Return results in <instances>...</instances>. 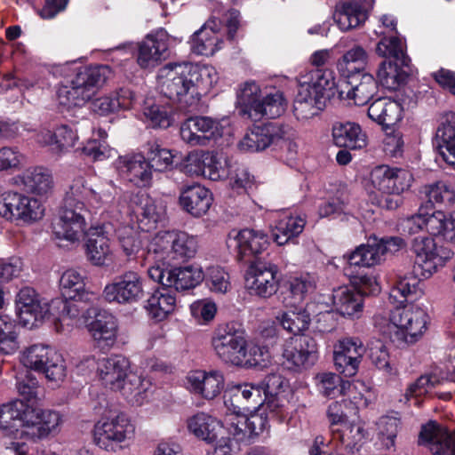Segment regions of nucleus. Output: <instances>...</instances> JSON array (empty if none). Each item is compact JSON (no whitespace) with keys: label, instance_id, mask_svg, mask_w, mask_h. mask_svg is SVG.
<instances>
[{"label":"nucleus","instance_id":"0e129e2a","mask_svg":"<svg viewBox=\"0 0 455 455\" xmlns=\"http://www.w3.org/2000/svg\"><path fill=\"white\" fill-rule=\"evenodd\" d=\"M263 94L264 92L256 82L248 81L241 85L237 92V100L243 108V111L251 117L256 109V105L261 100Z\"/></svg>","mask_w":455,"mask_h":455},{"label":"nucleus","instance_id":"de8ad7c7","mask_svg":"<svg viewBox=\"0 0 455 455\" xmlns=\"http://www.w3.org/2000/svg\"><path fill=\"white\" fill-rule=\"evenodd\" d=\"M385 259L379 239H370L366 244L358 246L349 256L351 266L370 267L380 264Z\"/></svg>","mask_w":455,"mask_h":455},{"label":"nucleus","instance_id":"393cba45","mask_svg":"<svg viewBox=\"0 0 455 455\" xmlns=\"http://www.w3.org/2000/svg\"><path fill=\"white\" fill-rule=\"evenodd\" d=\"M169 56V36L160 29L148 35L140 44L137 62L142 68H152Z\"/></svg>","mask_w":455,"mask_h":455},{"label":"nucleus","instance_id":"58836bf2","mask_svg":"<svg viewBox=\"0 0 455 455\" xmlns=\"http://www.w3.org/2000/svg\"><path fill=\"white\" fill-rule=\"evenodd\" d=\"M15 183L22 186L27 192L45 195L52 188L53 180L49 170L43 167H33L17 176Z\"/></svg>","mask_w":455,"mask_h":455},{"label":"nucleus","instance_id":"9b49d317","mask_svg":"<svg viewBox=\"0 0 455 455\" xmlns=\"http://www.w3.org/2000/svg\"><path fill=\"white\" fill-rule=\"evenodd\" d=\"M145 296V278L135 270H126L108 283L102 291L103 299L108 303L132 305Z\"/></svg>","mask_w":455,"mask_h":455},{"label":"nucleus","instance_id":"4d7b16f0","mask_svg":"<svg viewBox=\"0 0 455 455\" xmlns=\"http://www.w3.org/2000/svg\"><path fill=\"white\" fill-rule=\"evenodd\" d=\"M52 311V302L49 303L45 299L35 305H30L29 307L17 310V315L22 326L32 329L42 323L49 314L54 315Z\"/></svg>","mask_w":455,"mask_h":455},{"label":"nucleus","instance_id":"052dcab7","mask_svg":"<svg viewBox=\"0 0 455 455\" xmlns=\"http://www.w3.org/2000/svg\"><path fill=\"white\" fill-rule=\"evenodd\" d=\"M144 122L153 128H168L172 122L168 107L147 100L142 108Z\"/></svg>","mask_w":455,"mask_h":455},{"label":"nucleus","instance_id":"412c9836","mask_svg":"<svg viewBox=\"0 0 455 455\" xmlns=\"http://www.w3.org/2000/svg\"><path fill=\"white\" fill-rule=\"evenodd\" d=\"M371 182L383 194L400 195L411 188L413 175L405 169L382 164L374 167L371 172Z\"/></svg>","mask_w":455,"mask_h":455},{"label":"nucleus","instance_id":"bf43d9fd","mask_svg":"<svg viewBox=\"0 0 455 455\" xmlns=\"http://www.w3.org/2000/svg\"><path fill=\"white\" fill-rule=\"evenodd\" d=\"M60 287L62 295L71 300L80 299L84 293V278L75 269L66 270L60 279Z\"/></svg>","mask_w":455,"mask_h":455},{"label":"nucleus","instance_id":"3c124183","mask_svg":"<svg viewBox=\"0 0 455 455\" xmlns=\"http://www.w3.org/2000/svg\"><path fill=\"white\" fill-rule=\"evenodd\" d=\"M286 106L287 102L282 92L277 90L266 92L261 100L256 105V109L251 117L254 119L262 117L274 119L284 113Z\"/></svg>","mask_w":455,"mask_h":455},{"label":"nucleus","instance_id":"f8f14e48","mask_svg":"<svg viewBox=\"0 0 455 455\" xmlns=\"http://www.w3.org/2000/svg\"><path fill=\"white\" fill-rule=\"evenodd\" d=\"M20 360L27 368L44 372L50 381L60 382L66 377L67 367L62 355L49 346H30L22 353Z\"/></svg>","mask_w":455,"mask_h":455},{"label":"nucleus","instance_id":"603ef678","mask_svg":"<svg viewBox=\"0 0 455 455\" xmlns=\"http://www.w3.org/2000/svg\"><path fill=\"white\" fill-rule=\"evenodd\" d=\"M175 306L176 297L171 291L162 289L156 291L148 298L145 308L152 318L162 321L173 312Z\"/></svg>","mask_w":455,"mask_h":455},{"label":"nucleus","instance_id":"7c9ffc66","mask_svg":"<svg viewBox=\"0 0 455 455\" xmlns=\"http://www.w3.org/2000/svg\"><path fill=\"white\" fill-rule=\"evenodd\" d=\"M373 0L342 2L336 5L333 19L342 31L356 28L365 22Z\"/></svg>","mask_w":455,"mask_h":455},{"label":"nucleus","instance_id":"39448f33","mask_svg":"<svg viewBox=\"0 0 455 455\" xmlns=\"http://www.w3.org/2000/svg\"><path fill=\"white\" fill-rule=\"evenodd\" d=\"M427 315L413 304L395 306L388 313L373 317L375 328L397 347L417 342L427 330Z\"/></svg>","mask_w":455,"mask_h":455},{"label":"nucleus","instance_id":"2eb2a0df","mask_svg":"<svg viewBox=\"0 0 455 455\" xmlns=\"http://www.w3.org/2000/svg\"><path fill=\"white\" fill-rule=\"evenodd\" d=\"M228 124L227 119L219 121L208 116L189 117L180 125V138L189 146H207L212 140L222 137Z\"/></svg>","mask_w":455,"mask_h":455},{"label":"nucleus","instance_id":"774afa93","mask_svg":"<svg viewBox=\"0 0 455 455\" xmlns=\"http://www.w3.org/2000/svg\"><path fill=\"white\" fill-rule=\"evenodd\" d=\"M52 310H59L58 318L61 323H65L67 320L76 321L86 311L77 299H55L52 300Z\"/></svg>","mask_w":455,"mask_h":455},{"label":"nucleus","instance_id":"f257e3e1","mask_svg":"<svg viewBox=\"0 0 455 455\" xmlns=\"http://www.w3.org/2000/svg\"><path fill=\"white\" fill-rule=\"evenodd\" d=\"M125 198L120 188L113 181L101 184L97 189L89 188L84 177L75 179L67 190L58 218L52 223V233L60 247L76 246L86 233V216L90 209L104 208L101 220L114 223L120 248L128 261L147 257L142 249L146 231H139L133 225L125 224L123 209Z\"/></svg>","mask_w":455,"mask_h":455},{"label":"nucleus","instance_id":"b1692460","mask_svg":"<svg viewBox=\"0 0 455 455\" xmlns=\"http://www.w3.org/2000/svg\"><path fill=\"white\" fill-rule=\"evenodd\" d=\"M364 353V346L358 338L340 339L333 352L336 370L346 377L355 376Z\"/></svg>","mask_w":455,"mask_h":455},{"label":"nucleus","instance_id":"c9c22d12","mask_svg":"<svg viewBox=\"0 0 455 455\" xmlns=\"http://www.w3.org/2000/svg\"><path fill=\"white\" fill-rule=\"evenodd\" d=\"M331 444L347 455L359 451L360 443L365 436L363 427L359 423H348L331 431Z\"/></svg>","mask_w":455,"mask_h":455},{"label":"nucleus","instance_id":"20e7f679","mask_svg":"<svg viewBox=\"0 0 455 455\" xmlns=\"http://www.w3.org/2000/svg\"><path fill=\"white\" fill-rule=\"evenodd\" d=\"M73 64L54 65L52 72L56 76H68L71 72L75 76L68 84L61 83L56 92L59 103L64 107H81L91 100L99 88L111 76L107 65L73 68Z\"/></svg>","mask_w":455,"mask_h":455},{"label":"nucleus","instance_id":"f704fd0d","mask_svg":"<svg viewBox=\"0 0 455 455\" xmlns=\"http://www.w3.org/2000/svg\"><path fill=\"white\" fill-rule=\"evenodd\" d=\"M181 208L194 217H201L210 209L212 196L204 186L194 183L181 188L179 197Z\"/></svg>","mask_w":455,"mask_h":455},{"label":"nucleus","instance_id":"864d4df0","mask_svg":"<svg viewBox=\"0 0 455 455\" xmlns=\"http://www.w3.org/2000/svg\"><path fill=\"white\" fill-rule=\"evenodd\" d=\"M367 62L366 50L362 45L355 44L338 60L337 68L344 77H347L356 72H362Z\"/></svg>","mask_w":455,"mask_h":455},{"label":"nucleus","instance_id":"5fc2aeb1","mask_svg":"<svg viewBox=\"0 0 455 455\" xmlns=\"http://www.w3.org/2000/svg\"><path fill=\"white\" fill-rule=\"evenodd\" d=\"M315 383L319 392L331 398L347 394L352 387L349 381L342 380L339 375L332 372L318 373L315 376Z\"/></svg>","mask_w":455,"mask_h":455},{"label":"nucleus","instance_id":"8fccbe9b","mask_svg":"<svg viewBox=\"0 0 455 455\" xmlns=\"http://www.w3.org/2000/svg\"><path fill=\"white\" fill-rule=\"evenodd\" d=\"M420 281L412 275L398 276L389 292V301L403 306L408 300H413L421 293Z\"/></svg>","mask_w":455,"mask_h":455},{"label":"nucleus","instance_id":"37998d69","mask_svg":"<svg viewBox=\"0 0 455 455\" xmlns=\"http://www.w3.org/2000/svg\"><path fill=\"white\" fill-rule=\"evenodd\" d=\"M306 225L305 218L283 212L275 224L272 231L274 241L278 245H284L290 240L300 235Z\"/></svg>","mask_w":455,"mask_h":455},{"label":"nucleus","instance_id":"13d9d810","mask_svg":"<svg viewBox=\"0 0 455 455\" xmlns=\"http://www.w3.org/2000/svg\"><path fill=\"white\" fill-rule=\"evenodd\" d=\"M317 277L314 274L304 273L295 276L289 281V290L294 301L286 304V307H293L302 301L308 294L315 291L316 288Z\"/></svg>","mask_w":455,"mask_h":455},{"label":"nucleus","instance_id":"72a5a7b5","mask_svg":"<svg viewBox=\"0 0 455 455\" xmlns=\"http://www.w3.org/2000/svg\"><path fill=\"white\" fill-rule=\"evenodd\" d=\"M118 169L125 179L137 187H147L151 183L153 169L147 158L140 154L119 157Z\"/></svg>","mask_w":455,"mask_h":455},{"label":"nucleus","instance_id":"ddd939ff","mask_svg":"<svg viewBox=\"0 0 455 455\" xmlns=\"http://www.w3.org/2000/svg\"><path fill=\"white\" fill-rule=\"evenodd\" d=\"M211 343L214 354L223 363L237 366L243 362L247 340L234 323L219 325L212 333Z\"/></svg>","mask_w":455,"mask_h":455},{"label":"nucleus","instance_id":"0eeeda50","mask_svg":"<svg viewBox=\"0 0 455 455\" xmlns=\"http://www.w3.org/2000/svg\"><path fill=\"white\" fill-rule=\"evenodd\" d=\"M197 250L196 236L178 230L161 231L148 243L146 258L148 261L163 264L184 262L194 258Z\"/></svg>","mask_w":455,"mask_h":455},{"label":"nucleus","instance_id":"c85d7f7f","mask_svg":"<svg viewBox=\"0 0 455 455\" xmlns=\"http://www.w3.org/2000/svg\"><path fill=\"white\" fill-rule=\"evenodd\" d=\"M228 245L237 251L240 260H246V258L256 256L265 251L268 245V239L262 230L244 228L230 233Z\"/></svg>","mask_w":455,"mask_h":455},{"label":"nucleus","instance_id":"c03bdc74","mask_svg":"<svg viewBox=\"0 0 455 455\" xmlns=\"http://www.w3.org/2000/svg\"><path fill=\"white\" fill-rule=\"evenodd\" d=\"M231 397L225 399V405L232 407L236 412L249 409V403L261 405V390L259 385L240 384L231 389Z\"/></svg>","mask_w":455,"mask_h":455},{"label":"nucleus","instance_id":"338daca9","mask_svg":"<svg viewBox=\"0 0 455 455\" xmlns=\"http://www.w3.org/2000/svg\"><path fill=\"white\" fill-rule=\"evenodd\" d=\"M377 76L380 84L387 90H396L404 81V76L397 64L390 60L381 62Z\"/></svg>","mask_w":455,"mask_h":455},{"label":"nucleus","instance_id":"473e14b6","mask_svg":"<svg viewBox=\"0 0 455 455\" xmlns=\"http://www.w3.org/2000/svg\"><path fill=\"white\" fill-rule=\"evenodd\" d=\"M130 372L129 360L120 355L102 357L98 363V376L101 384L115 392Z\"/></svg>","mask_w":455,"mask_h":455},{"label":"nucleus","instance_id":"49530a36","mask_svg":"<svg viewBox=\"0 0 455 455\" xmlns=\"http://www.w3.org/2000/svg\"><path fill=\"white\" fill-rule=\"evenodd\" d=\"M333 305L344 316H357L363 309L362 295L348 287H339L332 293Z\"/></svg>","mask_w":455,"mask_h":455},{"label":"nucleus","instance_id":"e2e57ef3","mask_svg":"<svg viewBox=\"0 0 455 455\" xmlns=\"http://www.w3.org/2000/svg\"><path fill=\"white\" fill-rule=\"evenodd\" d=\"M19 348L15 323L9 315H0V353L12 355Z\"/></svg>","mask_w":455,"mask_h":455},{"label":"nucleus","instance_id":"aec40b11","mask_svg":"<svg viewBox=\"0 0 455 455\" xmlns=\"http://www.w3.org/2000/svg\"><path fill=\"white\" fill-rule=\"evenodd\" d=\"M334 89L340 100H352L355 105L363 106L377 92L378 84L372 75L356 72L336 82Z\"/></svg>","mask_w":455,"mask_h":455},{"label":"nucleus","instance_id":"dca6fc26","mask_svg":"<svg viewBox=\"0 0 455 455\" xmlns=\"http://www.w3.org/2000/svg\"><path fill=\"white\" fill-rule=\"evenodd\" d=\"M43 215L44 209L36 198L11 191L0 196V216L7 220L32 223Z\"/></svg>","mask_w":455,"mask_h":455},{"label":"nucleus","instance_id":"a878e982","mask_svg":"<svg viewBox=\"0 0 455 455\" xmlns=\"http://www.w3.org/2000/svg\"><path fill=\"white\" fill-rule=\"evenodd\" d=\"M91 310L95 314V318L88 324V331L94 346L102 351H108L117 339V319L107 310H97L96 308Z\"/></svg>","mask_w":455,"mask_h":455},{"label":"nucleus","instance_id":"6e6d98bb","mask_svg":"<svg viewBox=\"0 0 455 455\" xmlns=\"http://www.w3.org/2000/svg\"><path fill=\"white\" fill-rule=\"evenodd\" d=\"M290 307L291 309L283 312L277 319L284 330L295 336H299V334L301 331L308 329L310 325L309 317L303 307H298L296 304Z\"/></svg>","mask_w":455,"mask_h":455},{"label":"nucleus","instance_id":"a211bd4d","mask_svg":"<svg viewBox=\"0 0 455 455\" xmlns=\"http://www.w3.org/2000/svg\"><path fill=\"white\" fill-rule=\"evenodd\" d=\"M267 427V420L261 415L247 417L242 411L235 410L225 417L222 424L228 434V441L235 444L248 443L252 438L262 433Z\"/></svg>","mask_w":455,"mask_h":455},{"label":"nucleus","instance_id":"bb28decb","mask_svg":"<svg viewBox=\"0 0 455 455\" xmlns=\"http://www.w3.org/2000/svg\"><path fill=\"white\" fill-rule=\"evenodd\" d=\"M419 443L427 446L431 455H455V432L435 421L422 427Z\"/></svg>","mask_w":455,"mask_h":455},{"label":"nucleus","instance_id":"4be33fe9","mask_svg":"<svg viewBox=\"0 0 455 455\" xmlns=\"http://www.w3.org/2000/svg\"><path fill=\"white\" fill-rule=\"evenodd\" d=\"M285 133V127L277 124L253 125L238 142L237 148L244 153L260 152L277 144L284 138Z\"/></svg>","mask_w":455,"mask_h":455},{"label":"nucleus","instance_id":"c756f323","mask_svg":"<svg viewBox=\"0 0 455 455\" xmlns=\"http://www.w3.org/2000/svg\"><path fill=\"white\" fill-rule=\"evenodd\" d=\"M130 207L139 222L138 228L142 231L148 232L154 228L165 216V206L146 193L136 194L131 199Z\"/></svg>","mask_w":455,"mask_h":455},{"label":"nucleus","instance_id":"4468645a","mask_svg":"<svg viewBox=\"0 0 455 455\" xmlns=\"http://www.w3.org/2000/svg\"><path fill=\"white\" fill-rule=\"evenodd\" d=\"M148 277L164 287L174 289L177 291H188L197 286L204 275L197 265H188L164 269L160 266H151L148 269Z\"/></svg>","mask_w":455,"mask_h":455},{"label":"nucleus","instance_id":"5701e85b","mask_svg":"<svg viewBox=\"0 0 455 455\" xmlns=\"http://www.w3.org/2000/svg\"><path fill=\"white\" fill-rule=\"evenodd\" d=\"M275 265L258 263L250 266L245 274V287L251 294L270 298L279 288Z\"/></svg>","mask_w":455,"mask_h":455},{"label":"nucleus","instance_id":"f3484780","mask_svg":"<svg viewBox=\"0 0 455 455\" xmlns=\"http://www.w3.org/2000/svg\"><path fill=\"white\" fill-rule=\"evenodd\" d=\"M283 367L299 371L313 365L317 360V344L314 338L302 335L289 339L283 351Z\"/></svg>","mask_w":455,"mask_h":455},{"label":"nucleus","instance_id":"2f4dec72","mask_svg":"<svg viewBox=\"0 0 455 455\" xmlns=\"http://www.w3.org/2000/svg\"><path fill=\"white\" fill-rule=\"evenodd\" d=\"M187 379L189 390L207 400L220 395L225 386L224 374L220 370L192 371Z\"/></svg>","mask_w":455,"mask_h":455},{"label":"nucleus","instance_id":"cd10ccee","mask_svg":"<svg viewBox=\"0 0 455 455\" xmlns=\"http://www.w3.org/2000/svg\"><path fill=\"white\" fill-rule=\"evenodd\" d=\"M102 223L91 228L86 243L88 259L95 266H104L110 260L109 237L115 233L114 223L101 220Z\"/></svg>","mask_w":455,"mask_h":455},{"label":"nucleus","instance_id":"69168bd1","mask_svg":"<svg viewBox=\"0 0 455 455\" xmlns=\"http://www.w3.org/2000/svg\"><path fill=\"white\" fill-rule=\"evenodd\" d=\"M204 177L212 180H220L228 178L231 166L228 160L222 155L213 152H205Z\"/></svg>","mask_w":455,"mask_h":455},{"label":"nucleus","instance_id":"9d476101","mask_svg":"<svg viewBox=\"0 0 455 455\" xmlns=\"http://www.w3.org/2000/svg\"><path fill=\"white\" fill-rule=\"evenodd\" d=\"M134 432L133 424L123 413L103 417L93 427V443L102 450L116 452L132 439Z\"/></svg>","mask_w":455,"mask_h":455},{"label":"nucleus","instance_id":"f03ea898","mask_svg":"<svg viewBox=\"0 0 455 455\" xmlns=\"http://www.w3.org/2000/svg\"><path fill=\"white\" fill-rule=\"evenodd\" d=\"M62 423L55 411L34 408L22 401L4 404L0 408V429L4 445L16 455L28 452L26 441L42 439L57 433Z\"/></svg>","mask_w":455,"mask_h":455},{"label":"nucleus","instance_id":"4c0bfd02","mask_svg":"<svg viewBox=\"0 0 455 455\" xmlns=\"http://www.w3.org/2000/svg\"><path fill=\"white\" fill-rule=\"evenodd\" d=\"M403 108L400 102L390 98H379L368 108V116L379 124L393 126L403 118Z\"/></svg>","mask_w":455,"mask_h":455},{"label":"nucleus","instance_id":"1a4fd4ad","mask_svg":"<svg viewBox=\"0 0 455 455\" xmlns=\"http://www.w3.org/2000/svg\"><path fill=\"white\" fill-rule=\"evenodd\" d=\"M402 228L409 235L425 231L446 241H455V216L442 210L419 206L417 213L403 220Z\"/></svg>","mask_w":455,"mask_h":455},{"label":"nucleus","instance_id":"e433bc0d","mask_svg":"<svg viewBox=\"0 0 455 455\" xmlns=\"http://www.w3.org/2000/svg\"><path fill=\"white\" fill-rule=\"evenodd\" d=\"M333 143L339 148L361 149L367 145V136L354 122H335L331 127Z\"/></svg>","mask_w":455,"mask_h":455},{"label":"nucleus","instance_id":"79ce46f5","mask_svg":"<svg viewBox=\"0 0 455 455\" xmlns=\"http://www.w3.org/2000/svg\"><path fill=\"white\" fill-rule=\"evenodd\" d=\"M187 427L189 433L207 443L216 441L222 430V423L204 412H199L190 417L187 421Z\"/></svg>","mask_w":455,"mask_h":455},{"label":"nucleus","instance_id":"7ed1b4c3","mask_svg":"<svg viewBox=\"0 0 455 455\" xmlns=\"http://www.w3.org/2000/svg\"><path fill=\"white\" fill-rule=\"evenodd\" d=\"M218 72L212 66H194L189 63H168L158 70L157 85L172 100L191 104L218 81Z\"/></svg>","mask_w":455,"mask_h":455},{"label":"nucleus","instance_id":"a18cd8bd","mask_svg":"<svg viewBox=\"0 0 455 455\" xmlns=\"http://www.w3.org/2000/svg\"><path fill=\"white\" fill-rule=\"evenodd\" d=\"M134 100V93L128 88H122L113 96H104L95 100L92 108L100 115H108L119 109L132 108Z\"/></svg>","mask_w":455,"mask_h":455},{"label":"nucleus","instance_id":"680f3d73","mask_svg":"<svg viewBox=\"0 0 455 455\" xmlns=\"http://www.w3.org/2000/svg\"><path fill=\"white\" fill-rule=\"evenodd\" d=\"M381 37L376 46L377 54L385 58L392 57L400 61L403 66H407L409 59L405 54L403 43L397 37V35Z\"/></svg>","mask_w":455,"mask_h":455},{"label":"nucleus","instance_id":"423d86ee","mask_svg":"<svg viewBox=\"0 0 455 455\" xmlns=\"http://www.w3.org/2000/svg\"><path fill=\"white\" fill-rule=\"evenodd\" d=\"M297 82L299 88L293 101V114L297 120L306 122L325 108L330 92L336 85L335 74L331 69L315 68L300 73Z\"/></svg>","mask_w":455,"mask_h":455},{"label":"nucleus","instance_id":"6ab92c4d","mask_svg":"<svg viewBox=\"0 0 455 455\" xmlns=\"http://www.w3.org/2000/svg\"><path fill=\"white\" fill-rule=\"evenodd\" d=\"M413 251L416 254V264L421 269V276L428 278L451 258L450 249L436 246L434 239L428 236H419L413 240Z\"/></svg>","mask_w":455,"mask_h":455},{"label":"nucleus","instance_id":"a19ab883","mask_svg":"<svg viewBox=\"0 0 455 455\" xmlns=\"http://www.w3.org/2000/svg\"><path fill=\"white\" fill-rule=\"evenodd\" d=\"M150 388L151 382L148 379L130 372L116 392H119L130 404L140 406L148 401Z\"/></svg>","mask_w":455,"mask_h":455},{"label":"nucleus","instance_id":"6e6552de","mask_svg":"<svg viewBox=\"0 0 455 455\" xmlns=\"http://www.w3.org/2000/svg\"><path fill=\"white\" fill-rule=\"evenodd\" d=\"M228 28V36L234 39L239 27V12L229 10L223 18L213 16L198 31L192 36L191 50L197 55L212 56L223 46L224 41L220 34L222 24Z\"/></svg>","mask_w":455,"mask_h":455},{"label":"nucleus","instance_id":"09e8293b","mask_svg":"<svg viewBox=\"0 0 455 455\" xmlns=\"http://www.w3.org/2000/svg\"><path fill=\"white\" fill-rule=\"evenodd\" d=\"M421 193L424 195V202L419 206L435 208L436 204L447 208L455 207V191L445 182L439 181L427 185Z\"/></svg>","mask_w":455,"mask_h":455},{"label":"nucleus","instance_id":"ea45409f","mask_svg":"<svg viewBox=\"0 0 455 455\" xmlns=\"http://www.w3.org/2000/svg\"><path fill=\"white\" fill-rule=\"evenodd\" d=\"M455 114L447 113L435 132V146L443 159L455 166Z\"/></svg>","mask_w":455,"mask_h":455}]
</instances>
